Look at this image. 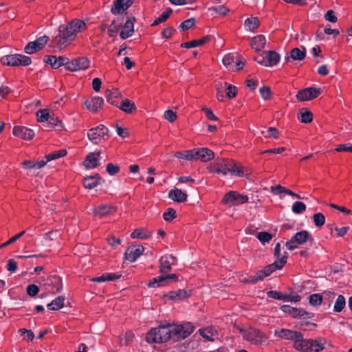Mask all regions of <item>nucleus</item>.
<instances>
[{"instance_id":"obj_1","label":"nucleus","mask_w":352,"mask_h":352,"mask_svg":"<svg viewBox=\"0 0 352 352\" xmlns=\"http://www.w3.org/2000/svg\"><path fill=\"white\" fill-rule=\"evenodd\" d=\"M212 173H217L226 175L228 173L232 175L243 176V167L238 165L234 161L230 159H217L209 167Z\"/></svg>"},{"instance_id":"obj_2","label":"nucleus","mask_w":352,"mask_h":352,"mask_svg":"<svg viewBox=\"0 0 352 352\" xmlns=\"http://www.w3.org/2000/svg\"><path fill=\"white\" fill-rule=\"evenodd\" d=\"M324 340L305 339L301 333L294 342V347L301 352H320L324 349Z\"/></svg>"},{"instance_id":"obj_3","label":"nucleus","mask_w":352,"mask_h":352,"mask_svg":"<svg viewBox=\"0 0 352 352\" xmlns=\"http://www.w3.org/2000/svg\"><path fill=\"white\" fill-rule=\"evenodd\" d=\"M170 324L152 328L146 336L149 343H163L170 340Z\"/></svg>"},{"instance_id":"obj_4","label":"nucleus","mask_w":352,"mask_h":352,"mask_svg":"<svg viewBox=\"0 0 352 352\" xmlns=\"http://www.w3.org/2000/svg\"><path fill=\"white\" fill-rule=\"evenodd\" d=\"M240 332L243 338L251 344L260 346L267 344L268 337L262 331L254 328L241 329Z\"/></svg>"},{"instance_id":"obj_5","label":"nucleus","mask_w":352,"mask_h":352,"mask_svg":"<svg viewBox=\"0 0 352 352\" xmlns=\"http://www.w3.org/2000/svg\"><path fill=\"white\" fill-rule=\"evenodd\" d=\"M170 339L178 341L185 339L194 331V327L190 322L182 324H170Z\"/></svg>"},{"instance_id":"obj_6","label":"nucleus","mask_w":352,"mask_h":352,"mask_svg":"<svg viewBox=\"0 0 352 352\" xmlns=\"http://www.w3.org/2000/svg\"><path fill=\"white\" fill-rule=\"evenodd\" d=\"M74 38V34L71 32L68 26L62 25L59 26L58 34L55 36L54 41L59 48H63L68 45Z\"/></svg>"},{"instance_id":"obj_7","label":"nucleus","mask_w":352,"mask_h":352,"mask_svg":"<svg viewBox=\"0 0 352 352\" xmlns=\"http://www.w3.org/2000/svg\"><path fill=\"white\" fill-rule=\"evenodd\" d=\"M1 63L12 67L28 66L31 64L32 60L29 56L16 54L3 56L1 58Z\"/></svg>"},{"instance_id":"obj_8","label":"nucleus","mask_w":352,"mask_h":352,"mask_svg":"<svg viewBox=\"0 0 352 352\" xmlns=\"http://www.w3.org/2000/svg\"><path fill=\"white\" fill-rule=\"evenodd\" d=\"M313 237L307 230H302L296 233L291 239L286 243V247L289 250H293L298 248L299 245H302L307 242H313Z\"/></svg>"},{"instance_id":"obj_9","label":"nucleus","mask_w":352,"mask_h":352,"mask_svg":"<svg viewBox=\"0 0 352 352\" xmlns=\"http://www.w3.org/2000/svg\"><path fill=\"white\" fill-rule=\"evenodd\" d=\"M108 132L109 129L104 125L101 124L89 129L87 136L92 143L97 144L109 138Z\"/></svg>"},{"instance_id":"obj_10","label":"nucleus","mask_w":352,"mask_h":352,"mask_svg":"<svg viewBox=\"0 0 352 352\" xmlns=\"http://www.w3.org/2000/svg\"><path fill=\"white\" fill-rule=\"evenodd\" d=\"M248 199H249L247 195H241L236 191H230L225 195L222 199V203L224 204L236 206L245 204L248 201Z\"/></svg>"},{"instance_id":"obj_11","label":"nucleus","mask_w":352,"mask_h":352,"mask_svg":"<svg viewBox=\"0 0 352 352\" xmlns=\"http://www.w3.org/2000/svg\"><path fill=\"white\" fill-rule=\"evenodd\" d=\"M321 94V89L316 87H309L301 89L296 95V98L300 101L312 100Z\"/></svg>"},{"instance_id":"obj_12","label":"nucleus","mask_w":352,"mask_h":352,"mask_svg":"<svg viewBox=\"0 0 352 352\" xmlns=\"http://www.w3.org/2000/svg\"><path fill=\"white\" fill-rule=\"evenodd\" d=\"M90 62L86 57H80L69 61L67 65V70L76 72L78 70H84L89 67Z\"/></svg>"},{"instance_id":"obj_13","label":"nucleus","mask_w":352,"mask_h":352,"mask_svg":"<svg viewBox=\"0 0 352 352\" xmlns=\"http://www.w3.org/2000/svg\"><path fill=\"white\" fill-rule=\"evenodd\" d=\"M45 285L47 287V291L52 294L59 292L63 288L62 280L60 277L56 276L47 278Z\"/></svg>"},{"instance_id":"obj_14","label":"nucleus","mask_w":352,"mask_h":352,"mask_svg":"<svg viewBox=\"0 0 352 352\" xmlns=\"http://www.w3.org/2000/svg\"><path fill=\"white\" fill-rule=\"evenodd\" d=\"M177 277L175 274L166 276H159L151 280L147 284V285L149 287L155 288L167 284L169 282V280L175 281L177 280Z\"/></svg>"},{"instance_id":"obj_15","label":"nucleus","mask_w":352,"mask_h":352,"mask_svg":"<svg viewBox=\"0 0 352 352\" xmlns=\"http://www.w3.org/2000/svg\"><path fill=\"white\" fill-rule=\"evenodd\" d=\"M116 208L111 205H100L93 209L95 217L102 218L115 213Z\"/></svg>"},{"instance_id":"obj_16","label":"nucleus","mask_w":352,"mask_h":352,"mask_svg":"<svg viewBox=\"0 0 352 352\" xmlns=\"http://www.w3.org/2000/svg\"><path fill=\"white\" fill-rule=\"evenodd\" d=\"M12 133L14 135L27 140L32 139L34 136V133L32 129L23 126H14Z\"/></svg>"},{"instance_id":"obj_17","label":"nucleus","mask_w":352,"mask_h":352,"mask_svg":"<svg viewBox=\"0 0 352 352\" xmlns=\"http://www.w3.org/2000/svg\"><path fill=\"white\" fill-rule=\"evenodd\" d=\"M144 250V248L140 245L131 246L125 252V258L131 262H134L142 254Z\"/></svg>"},{"instance_id":"obj_18","label":"nucleus","mask_w":352,"mask_h":352,"mask_svg":"<svg viewBox=\"0 0 352 352\" xmlns=\"http://www.w3.org/2000/svg\"><path fill=\"white\" fill-rule=\"evenodd\" d=\"M162 274H166L171 270V266L175 263V258L170 254H166L160 259Z\"/></svg>"},{"instance_id":"obj_19","label":"nucleus","mask_w":352,"mask_h":352,"mask_svg":"<svg viewBox=\"0 0 352 352\" xmlns=\"http://www.w3.org/2000/svg\"><path fill=\"white\" fill-rule=\"evenodd\" d=\"M103 104V98L98 96L93 97L91 99L85 101L84 102L86 108L94 113L100 109L102 107Z\"/></svg>"},{"instance_id":"obj_20","label":"nucleus","mask_w":352,"mask_h":352,"mask_svg":"<svg viewBox=\"0 0 352 352\" xmlns=\"http://www.w3.org/2000/svg\"><path fill=\"white\" fill-rule=\"evenodd\" d=\"M300 333V332L296 331H292L287 329H281L276 330L274 334L276 336L280 338L292 340L294 342L298 336L299 337Z\"/></svg>"},{"instance_id":"obj_21","label":"nucleus","mask_w":352,"mask_h":352,"mask_svg":"<svg viewBox=\"0 0 352 352\" xmlns=\"http://www.w3.org/2000/svg\"><path fill=\"white\" fill-rule=\"evenodd\" d=\"M133 2V1L132 0H115L111 11L114 14H120L121 12L128 9Z\"/></svg>"},{"instance_id":"obj_22","label":"nucleus","mask_w":352,"mask_h":352,"mask_svg":"<svg viewBox=\"0 0 352 352\" xmlns=\"http://www.w3.org/2000/svg\"><path fill=\"white\" fill-rule=\"evenodd\" d=\"M284 254H285L283 255V256L279 259V261H276L274 263L266 266L263 269L267 276L270 275L275 270H280L284 266V265L287 262V256L286 255V252H285Z\"/></svg>"},{"instance_id":"obj_23","label":"nucleus","mask_w":352,"mask_h":352,"mask_svg":"<svg viewBox=\"0 0 352 352\" xmlns=\"http://www.w3.org/2000/svg\"><path fill=\"white\" fill-rule=\"evenodd\" d=\"M135 19L134 17L130 18L125 22L122 30L120 33V36L122 39H126L130 37L134 32V22Z\"/></svg>"},{"instance_id":"obj_24","label":"nucleus","mask_w":352,"mask_h":352,"mask_svg":"<svg viewBox=\"0 0 352 352\" xmlns=\"http://www.w3.org/2000/svg\"><path fill=\"white\" fill-rule=\"evenodd\" d=\"M196 160H200L204 162H206L213 159L214 153L207 148H196Z\"/></svg>"},{"instance_id":"obj_25","label":"nucleus","mask_w":352,"mask_h":352,"mask_svg":"<svg viewBox=\"0 0 352 352\" xmlns=\"http://www.w3.org/2000/svg\"><path fill=\"white\" fill-rule=\"evenodd\" d=\"M100 155V152L89 153L85 161L84 166L88 168H94L98 166V158Z\"/></svg>"},{"instance_id":"obj_26","label":"nucleus","mask_w":352,"mask_h":352,"mask_svg":"<svg viewBox=\"0 0 352 352\" xmlns=\"http://www.w3.org/2000/svg\"><path fill=\"white\" fill-rule=\"evenodd\" d=\"M67 25L69 29L71 30V32L74 34L75 37L76 33L82 32L87 28L86 23L83 21L78 19H73Z\"/></svg>"},{"instance_id":"obj_27","label":"nucleus","mask_w":352,"mask_h":352,"mask_svg":"<svg viewBox=\"0 0 352 352\" xmlns=\"http://www.w3.org/2000/svg\"><path fill=\"white\" fill-rule=\"evenodd\" d=\"M103 179L98 174L93 176H87L83 180V186L85 188L93 189L98 184H101Z\"/></svg>"},{"instance_id":"obj_28","label":"nucleus","mask_w":352,"mask_h":352,"mask_svg":"<svg viewBox=\"0 0 352 352\" xmlns=\"http://www.w3.org/2000/svg\"><path fill=\"white\" fill-rule=\"evenodd\" d=\"M105 97L109 103L117 106L121 97V94L117 89H107L105 91Z\"/></svg>"},{"instance_id":"obj_29","label":"nucleus","mask_w":352,"mask_h":352,"mask_svg":"<svg viewBox=\"0 0 352 352\" xmlns=\"http://www.w3.org/2000/svg\"><path fill=\"white\" fill-rule=\"evenodd\" d=\"M305 55L306 50L305 47H302V49L296 47L291 50L289 56L285 57V60L287 63L290 61V58L294 60H302L305 58Z\"/></svg>"},{"instance_id":"obj_30","label":"nucleus","mask_w":352,"mask_h":352,"mask_svg":"<svg viewBox=\"0 0 352 352\" xmlns=\"http://www.w3.org/2000/svg\"><path fill=\"white\" fill-rule=\"evenodd\" d=\"M168 197L177 202H184L187 199V194L178 188L172 189L168 192Z\"/></svg>"},{"instance_id":"obj_31","label":"nucleus","mask_w":352,"mask_h":352,"mask_svg":"<svg viewBox=\"0 0 352 352\" xmlns=\"http://www.w3.org/2000/svg\"><path fill=\"white\" fill-rule=\"evenodd\" d=\"M270 191L274 195H279L280 193L284 192V193L289 195L293 197H295V198H297L299 199H302V197H301L298 194H296L295 192H292L289 189H286L285 187H283L280 185L271 186Z\"/></svg>"},{"instance_id":"obj_32","label":"nucleus","mask_w":352,"mask_h":352,"mask_svg":"<svg viewBox=\"0 0 352 352\" xmlns=\"http://www.w3.org/2000/svg\"><path fill=\"white\" fill-rule=\"evenodd\" d=\"M265 43V37L262 34H259L252 38L251 42V47L256 51H261L262 49L264 48Z\"/></svg>"},{"instance_id":"obj_33","label":"nucleus","mask_w":352,"mask_h":352,"mask_svg":"<svg viewBox=\"0 0 352 352\" xmlns=\"http://www.w3.org/2000/svg\"><path fill=\"white\" fill-rule=\"evenodd\" d=\"M210 41V36H206L202 38L197 40H192L188 42L183 43L181 44L182 47L192 48L199 45H202Z\"/></svg>"},{"instance_id":"obj_34","label":"nucleus","mask_w":352,"mask_h":352,"mask_svg":"<svg viewBox=\"0 0 352 352\" xmlns=\"http://www.w3.org/2000/svg\"><path fill=\"white\" fill-rule=\"evenodd\" d=\"M201 336L208 341H214L217 338V331L212 327H208L199 330Z\"/></svg>"},{"instance_id":"obj_35","label":"nucleus","mask_w":352,"mask_h":352,"mask_svg":"<svg viewBox=\"0 0 352 352\" xmlns=\"http://www.w3.org/2000/svg\"><path fill=\"white\" fill-rule=\"evenodd\" d=\"M265 57L267 67L276 65L280 60V55L274 51H268Z\"/></svg>"},{"instance_id":"obj_36","label":"nucleus","mask_w":352,"mask_h":352,"mask_svg":"<svg viewBox=\"0 0 352 352\" xmlns=\"http://www.w3.org/2000/svg\"><path fill=\"white\" fill-rule=\"evenodd\" d=\"M65 297L60 296L47 304V307L50 310H58L64 306Z\"/></svg>"},{"instance_id":"obj_37","label":"nucleus","mask_w":352,"mask_h":352,"mask_svg":"<svg viewBox=\"0 0 352 352\" xmlns=\"http://www.w3.org/2000/svg\"><path fill=\"white\" fill-rule=\"evenodd\" d=\"M151 234V232H148L144 228H138L133 230V232L131 234V237L133 239H146L149 238Z\"/></svg>"},{"instance_id":"obj_38","label":"nucleus","mask_w":352,"mask_h":352,"mask_svg":"<svg viewBox=\"0 0 352 352\" xmlns=\"http://www.w3.org/2000/svg\"><path fill=\"white\" fill-rule=\"evenodd\" d=\"M121 276L120 274H113V273H109V274H104L102 276H100L98 277H96L92 279L93 281L96 282H104V281H111V280H115L118 279Z\"/></svg>"},{"instance_id":"obj_39","label":"nucleus","mask_w":352,"mask_h":352,"mask_svg":"<svg viewBox=\"0 0 352 352\" xmlns=\"http://www.w3.org/2000/svg\"><path fill=\"white\" fill-rule=\"evenodd\" d=\"M259 21L257 17L248 18L244 23L247 30L254 31L259 26Z\"/></svg>"},{"instance_id":"obj_40","label":"nucleus","mask_w":352,"mask_h":352,"mask_svg":"<svg viewBox=\"0 0 352 352\" xmlns=\"http://www.w3.org/2000/svg\"><path fill=\"white\" fill-rule=\"evenodd\" d=\"M189 295L190 294L188 293V292L182 289H179L177 291L170 292L168 294V297L170 299L178 300L184 299L189 296Z\"/></svg>"},{"instance_id":"obj_41","label":"nucleus","mask_w":352,"mask_h":352,"mask_svg":"<svg viewBox=\"0 0 352 352\" xmlns=\"http://www.w3.org/2000/svg\"><path fill=\"white\" fill-rule=\"evenodd\" d=\"M346 306L345 298L342 295H339L335 302L333 311L335 312H341Z\"/></svg>"},{"instance_id":"obj_42","label":"nucleus","mask_w":352,"mask_h":352,"mask_svg":"<svg viewBox=\"0 0 352 352\" xmlns=\"http://www.w3.org/2000/svg\"><path fill=\"white\" fill-rule=\"evenodd\" d=\"M120 108L124 112L130 113L134 109H135V105L134 102H131L128 99H125L124 100L122 101Z\"/></svg>"},{"instance_id":"obj_43","label":"nucleus","mask_w":352,"mask_h":352,"mask_svg":"<svg viewBox=\"0 0 352 352\" xmlns=\"http://www.w3.org/2000/svg\"><path fill=\"white\" fill-rule=\"evenodd\" d=\"M172 12H173V10L171 8H166V10L159 16V17L155 19V20L153 21L152 25L155 26V25L160 24V23L164 22L169 17V16L171 14Z\"/></svg>"},{"instance_id":"obj_44","label":"nucleus","mask_w":352,"mask_h":352,"mask_svg":"<svg viewBox=\"0 0 352 352\" xmlns=\"http://www.w3.org/2000/svg\"><path fill=\"white\" fill-rule=\"evenodd\" d=\"M236 56H235L233 54H228L223 58V65L228 67L230 70L234 69V65L232 63L235 62Z\"/></svg>"},{"instance_id":"obj_45","label":"nucleus","mask_w":352,"mask_h":352,"mask_svg":"<svg viewBox=\"0 0 352 352\" xmlns=\"http://www.w3.org/2000/svg\"><path fill=\"white\" fill-rule=\"evenodd\" d=\"M46 127H57L58 130H60L62 128L61 122L58 119L57 117H55L54 114L50 116V118L46 125Z\"/></svg>"},{"instance_id":"obj_46","label":"nucleus","mask_w":352,"mask_h":352,"mask_svg":"<svg viewBox=\"0 0 352 352\" xmlns=\"http://www.w3.org/2000/svg\"><path fill=\"white\" fill-rule=\"evenodd\" d=\"M67 154V151L65 149H61L58 151H55L45 156V159L47 161H51L53 160H56L60 158L61 157L65 156Z\"/></svg>"},{"instance_id":"obj_47","label":"nucleus","mask_w":352,"mask_h":352,"mask_svg":"<svg viewBox=\"0 0 352 352\" xmlns=\"http://www.w3.org/2000/svg\"><path fill=\"white\" fill-rule=\"evenodd\" d=\"M69 63V60L67 57L65 56H56V59H54V63L53 65V69H57L60 66H65L67 69V65Z\"/></svg>"},{"instance_id":"obj_48","label":"nucleus","mask_w":352,"mask_h":352,"mask_svg":"<svg viewBox=\"0 0 352 352\" xmlns=\"http://www.w3.org/2000/svg\"><path fill=\"white\" fill-rule=\"evenodd\" d=\"M223 85L224 88L226 87L225 91L228 98H233L236 96L237 88L235 86L228 85L227 82H224Z\"/></svg>"},{"instance_id":"obj_49","label":"nucleus","mask_w":352,"mask_h":352,"mask_svg":"<svg viewBox=\"0 0 352 352\" xmlns=\"http://www.w3.org/2000/svg\"><path fill=\"white\" fill-rule=\"evenodd\" d=\"M313 221L316 227L320 228L325 223V217L322 213L318 212L313 215Z\"/></svg>"},{"instance_id":"obj_50","label":"nucleus","mask_w":352,"mask_h":352,"mask_svg":"<svg viewBox=\"0 0 352 352\" xmlns=\"http://www.w3.org/2000/svg\"><path fill=\"white\" fill-rule=\"evenodd\" d=\"M50 114L49 113L47 109H40L36 113L37 120L39 122H45L46 124L48 122Z\"/></svg>"},{"instance_id":"obj_51","label":"nucleus","mask_w":352,"mask_h":352,"mask_svg":"<svg viewBox=\"0 0 352 352\" xmlns=\"http://www.w3.org/2000/svg\"><path fill=\"white\" fill-rule=\"evenodd\" d=\"M292 210L295 214H301L306 210V205L301 201H296L293 204Z\"/></svg>"},{"instance_id":"obj_52","label":"nucleus","mask_w":352,"mask_h":352,"mask_svg":"<svg viewBox=\"0 0 352 352\" xmlns=\"http://www.w3.org/2000/svg\"><path fill=\"white\" fill-rule=\"evenodd\" d=\"M262 134H263L266 138H278L279 135V132L278 129L275 127H269L266 131H262Z\"/></svg>"},{"instance_id":"obj_53","label":"nucleus","mask_w":352,"mask_h":352,"mask_svg":"<svg viewBox=\"0 0 352 352\" xmlns=\"http://www.w3.org/2000/svg\"><path fill=\"white\" fill-rule=\"evenodd\" d=\"M322 296L320 294H314L309 296V303L312 306H318L322 303Z\"/></svg>"},{"instance_id":"obj_54","label":"nucleus","mask_w":352,"mask_h":352,"mask_svg":"<svg viewBox=\"0 0 352 352\" xmlns=\"http://www.w3.org/2000/svg\"><path fill=\"white\" fill-rule=\"evenodd\" d=\"M120 24L116 23V21H113L109 25L108 29V34L110 37H114L116 36Z\"/></svg>"},{"instance_id":"obj_55","label":"nucleus","mask_w":352,"mask_h":352,"mask_svg":"<svg viewBox=\"0 0 352 352\" xmlns=\"http://www.w3.org/2000/svg\"><path fill=\"white\" fill-rule=\"evenodd\" d=\"M25 232V231H22V232H19V234L14 235V236L11 237L9 240H8L6 242L2 243L0 245V249L3 248L14 243L16 241H17L21 236H23L24 235Z\"/></svg>"},{"instance_id":"obj_56","label":"nucleus","mask_w":352,"mask_h":352,"mask_svg":"<svg viewBox=\"0 0 352 352\" xmlns=\"http://www.w3.org/2000/svg\"><path fill=\"white\" fill-rule=\"evenodd\" d=\"M49 38L47 36H43L38 38L36 41H33L35 45L37 47V49L41 50L44 47L45 44L47 43Z\"/></svg>"},{"instance_id":"obj_57","label":"nucleus","mask_w":352,"mask_h":352,"mask_svg":"<svg viewBox=\"0 0 352 352\" xmlns=\"http://www.w3.org/2000/svg\"><path fill=\"white\" fill-rule=\"evenodd\" d=\"M313 120V115L311 111H305L300 113V121L303 123H309Z\"/></svg>"},{"instance_id":"obj_58","label":"nucleus","mask_w":352,"mask_h":352,"mask_svg":"<svg viewBox=\"0 0 352 352\" xmlns=\"http://www.w3.org/2000/svg\"><path fill=\"white\" fill-rule=\"evenodd\" d=\"M106 170L110 175H114L120 171V166L112 163L107 164Z\"/></svg>"},{"instance_id":"obj_59","label":"nucleus","mask_w":352,"mask_h":352,"mask_svg":"<svg viewBox=\"0 0 352 352\" xmlns=\"http://www.w3.org/2000/svg\"><path fill=\"white\" fill-rule=\"evenodd\" d=\"M267 275L264 270H259L256 272V274L254 276L250 277V281L252 283H256L259 280H262Z\"/></svg>"},{"instance_id":"obj_60","label":"nucleus","mask_w":352,"mask_h":352,"mask_svg":"<svg viewBox=\"0 0 352 352\" xmlns=\"http://www.w3.org/2000/svg\"><path fill=\"white\" fill-rule=\"evenodd\" d=\"M285 294L280 292H277V291H273V290H271L270 292H267V296L270 297V298H274V299H277V300H286L285 299Z\"/></svg>"},{"instance_id":"obj_61","label":"nucleus","mask_w":352,"mask_h":352,"mask_svg":"<svg viewBox=\"0 0 352 352\" xmlns=\"http://www.w3.org/2000/svg\"><path fill=\"white\" fill-rule=\"evenodd\" d=\"M163 217L166 221H171L176 217V212L173 208H168L167 210L164 213Z\"/></svg>"},{"instance_id":"obj_62","label":"nucleus","mask_w":352,"mask_h":352,"mask_svg":"<svg viewBox=\"0 0 352 352\" xmlns=\"http://www.w3.org/2000/svg\"><path fill=\"white\" fill-rule=\"evenodd\" d=\"M257 238L261 243H265L272 239V235L266 232H261L258 233Z\"/></svg>"},{"instance_id":"obj_63","label":"nucleus","mask_w":352,"mask_h":352,"mask_svg":"<svg viewBox=\"0 0 352 352\" xmlns=\"http://www.w3.org/2000/svg\"><path fill=\"white\" fill-rule=\"evenodd\" d=\"M38 50L33 41L29 42L24 48L25 52L28 54H32Z\"/></svg>"},{"instance_id":"obj_64","label":"nucleus","mask_w":352,"mask_h":352,"mask_svg":"<svg viewBox=\"0 0 352 352\" xmlns=\"http://www.w3.org/2000/svg\"><path fill=\"white\" fill-rule=\"evenodd\" d=\"M195 25V19L193 18L188 19L183 21L179 27L182 30H187Z\"/></svg>"}]
</instances>
